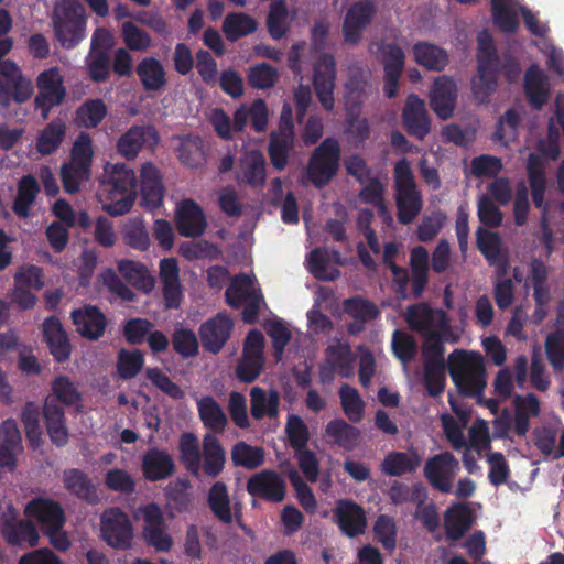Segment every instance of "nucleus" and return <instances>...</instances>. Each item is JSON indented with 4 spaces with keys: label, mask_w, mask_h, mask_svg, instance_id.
<instances>
[{
    "label": "nucleus",
    "mask_w": 564,
    "mask_h": 564,
    "mask_svg": "<svg viewBox=\"0 0 564 564\" xmlns=\"http://www.w3.org/2000/svg\"><path fill=\"white\" fill-rule=\"evenodd\" d=\"M248 492L271 501H281L284 498L285 485L279 474L263 470L250 477L247 484Z\"/></svg>",
    "instance_id": "nucleus-23"
},
{
    "label": "nucleus",
    "mask_w": 564,
    "mask_h": 564,
    "mask_svg": "<svg viewBox=\"0 0 564 564\" xmlns=\"http://www.w3.org/2000/svg\"><path fill=\"white\" fill-rule=\"evenodd\" d=\"M327 364L335 373L347 377L350 373L351 354L348 345L330 346L327 352Z\"/></svg>",
    "instance_id": "nucleus-63"
},
{
    "label": "nucleus",
    "mask_w": 564,
    "mask_h": 564,
    "mask_svg": "<svg viewBox=\"0 0 564 564\" xmlns=\"http://www.w3.org/2000/svg\"><path fill=\"white\" fill-rule=\"evenodd\" d=\"M495 24L506 33H513L518 30L519 21L517 13L506 3L505 0H490Z\"/></svg>",
    "instance_id": "nucleus-59"
},
{
    "label": "nucleus",
    "mask_w": 564,
    "mask_h": 564,
    "mask_svg": "<svg viewBox=\"0 0 564 564\" xmlns=\"http://www.w3.org/2000/svg\"><path fill=\"white\" fill-rule=\"evenodd\" d=\"M520 116L513 108L508 109L502 117H500L496 131L494 133V141L508 144L509 141L514 140L518 134L520 124Z\"/></svg>",
    "instance_id": "nucleus-57"
},
{
    "label": "nucleus",
    "mask_w": 564,
    "mask_h": 564,
    "mask_svg": "<svg viewBox=\"0 0 564 564\" xmlns=\"http://www.w3.org/2000/svg\"><path fill=\"white\" fill-rule=\"evenodd\" d=\"M37 192L39 185L32 176H24L20 181L13 207L19 216L26 217L29 215V208L33 204Z\"/></svg>",
    "instance_id": "nucleus-58"
},
{
    "label": "nucleus",
    "mask_w": 564,
    "mask_h": 564,
    "mask_svg": "<svg viewBox=\"0 0 564 564\" xmlns=\"http://www.w3.org/2000/svg\"><path fill=\"white\" fill-rule=\"evenodd\" d=\"M313 84L322 106L330 110L334 107L335 63L332 56L322 55L314 65Z\"/></svg>",
    "instance_id": "nucleus-19"
},
{
    "label": "nucleus",
    "mask_w": 564,
    "mask_h": 564,
    "mask_svg": "<svg viewBox=\"0 0 564 564\" xmlns=\"http://www.w3.org/2000/svg\"><path fill=\"white\" fill-rule=\"evenodd\" d=\"M527 171L532 202L536 208H541L546 191V176L545 166L539 155L534 153L529 155Z\"/></svg>",
    "instance_id": "nucleus-42"
},
{
    "label": "nucleus",
    "mask_w": 564,
    "mask_h": 564,
    "mask_svg": "<svg viewBox=\"0 0 564 564\" xmlns=\"http://www.w3.org/2000/svg\"><path fill=\"white\" fill-rule=\"evenodd\" d=\"M208 502L215 516L224 521L231 522L232 512L227 488L223 482H216L209 490Z\"/></svg>",
    "instance_id": "nucleus-53"
},
{
    "label": "nucleus",
    "mask_w": 564,
    "mask_h": 564,
    "mask_svg": "<svg viewBox=\"0 0 564 564\" xmlns=\"http://www.w3.org/2000/svg\"><path fill=\"white\" fill-rule=\"evenodd\" d=\"M159 135L152 127H132L118 141V151L127 159H133L143 147L154 148Z\"/></svg>",
    "instance_id": "nucleus-25"
},
{
    "label": "nucleus",
    "mask_w": 564,
    "mask_h": 564,
    "mask_svg": "<svg viewBox=\"0 0 564 564\" xmlns=\"http://www.w3.org/2000/svg\"><path fill=\"white\" fill-rule=\"evenodd\" d=\"M476 245L489 265L500 267L506 272L508 253L503 250L501 236L497 231L479 227L476 231Z\"/></svg>",
    "instance_id": "nucleus-24"
},
{
    "label": "nucleus",
    "mask_w": 564,
    "mask_h": 564,
    "mask_svg": "<svg viewBox=\"0 0 564 564\" xmlns=\"http://www.w3.org/2000/svg\"><path fill=\"white\" fill-rule=\"evenodd\" d=\"M238 177L251 186L263 184L265 180V161L259 150L246 151L241 159Z\"/></svg>",
    "instance_id": "nucleus-41"
},
{
    "label": "nucleus",
    "mask_w": 564,
    "mask_h": 564,
    "mask_svg": "<svg viewBox=\"0 0 564 564\" xmlns=\"http://www.w3.org/2000/svg\"><path fill=\"white\" fill-rule=\"evenodd\" d=\"M397 218L401 225H409L421 214L423 197L419 188L394 192Z\"/></svg>",
    "instance_id": "nucleus-35"
},
{
    "label": "nucleus",
    "mask_w": 564,
    "mask_h": 564,
    "mask_svg": "<svg viewBox=\"0 0 564 564\" xmlns=\"http://www.w3.org/2000/svg\"><path fill=\"white\" fill-rule=\"evenodd\" d=\"M42 333L51 354L57 361H64L69 358V339L61 322L56 317H48L44 321L42 325Z\"/></svg>",
    "instance_id": "nucleus-30"
},
{
    "label": "nucleus",
    "mask_w": 564,
    "mask_h": 564,
    "mask_svg": "<svg viewBox=\"0 0 564 564\" xmlns=\"http://www.w3.org/2000/svg\"><path fill=\"white\" fill-rule=\"evenodd\" d=\"M232 321L225 314H218L202 324L199 335L205 349L218 352L229 339Z\"/></svg>",
    "instance_id": "nucleus-21"
},
{
    "label": "nucleus",
    "mask_w": 564,
    "mask_h": 564,
    "mask_svg": "<svg viewBox=\"0 0 564 564\" xmlns=\"http://www.w3.org/2000/svg\"><path fill=\"white\" fill-rule=\"evenodd\" d=\"M65 487L83 499H90L94 496L95 489L88 478L77 469H69L64 473Z\"/></svg>",
    "instance_id": "nucleus-64"
},
{
    "label": "nucleus",
    "mask_w": 564,
    "mask_h": 564,
    "mask_svg": "<svg viewBox=\"0 0 564 564\" xmlns=\"http://www.w3.org/2000/svg\"><path fill=\"white\" fill-rule=\"evenodd\" d=\"M280 397L273 390H264L254 387L250 391L251 414L260 420L264 416H276L279 413Z\"/></svg>",
    "instance_id": "nucleus-43"
},
{
    "label": "nucleus",
    "mask_w": 564,
    "mask_h": 564,
    "mask_svg": "<svg viewBox=\"0 0 564 564\" xmlns=\"http://www.w3.org/2000/svg\"><path fill=\"white\" fill-rule=\"evenodd\" d=\"M524 94L530 106L540 110L550 96V85L544 73L536 65H531L524 74Z\"/></svg>",
    "instance_id": "nucleus-27"
},
{
    "label": "nucleus",
    "mask_w": 564,
    "mask_h": 564,
    "mask_svg": "<svg viewBox=\"0 0 564 564\" xmlns=\"http://www.w3.org/2000/svg\"><path fill=\"white\" fill-rule=\"evenodd\" d=\"M199 417L205 427L214 433H223L227 425V416L221 406L212 397L197 401Z\"/></svg>",
    "instance_id": "nucleus-44"
},
{
    "label": "nucleus",
    "mask_w": 564,
    "mask_h": 564,
    "mask_svg": "<svg viewBox=\"0 0 564 564\" xmlns=\"http://www.w3.org/2000/svg\"><path fill=\"white\" fill-rule=\"evenodd\" d=\"M39 94L35 97V106L42 112V118L47 119L50 110L59 105L65 95L63 76L57 67L42 72L36 79Z\"/></svg>",
    "instance_id": "nucleus-13"
},
{
    "label": "nucleus",
    "mask_w": 564,
    "mask_h": 564,
    "mask_svg": "<svg viewBox=\"0 0 564 564\" xmlns=\"http://www.w3.org/2000/svg\"><path fill=\"white\" fill-rule=\"evenodd\" d=\"M269 121V111L263 100H254L250 105H241L234 113V127L242 131L248 122L258 131H264Z\"/></svg>",
    "instance_id": "nucleus-31"
},
{
    "label": "nucleus",
    "mask_w": 564,
    "mask_h": 564,
    "mask_svg": "<svg viewBox=\"0 0 564 564\" xmlns=\"http://www.w3.org/2000/svg\"><path fill=\"white\" fill-rule=\"evenodd\" d=\"M100 538L112 549H131L134 530L128 514L116 507L106 509L100 516Z\"/></svg>",
    "instance_id": "nucleus-10"
},
{
    "label": "nucleus",
    "mask_w": 564,
    "mask_h": 564,
    "mask_svg": "<svg viewBox=\"0 0 564 564\" xmlns=\"http://www.w3.org/2000/svg\"><path fill=\"white\" fill-rule=\"evenodd\" d=\"M373 533L386 551L393 552L395 550L398 531L391 517L380 514L375 522Z\"/></svg>",
    "instance_id": "nucleus-60"
},
{
    "label": "nucleus",
    "mask_w": 564,
    "mask_h": 564,
    "mask_svg": "<svg viewBox=\"0 0 564 564\" xmlns=\"http://www.w3.org/2000/svg\"><path fill=\"white\" fill-rule=\"evenodd\" d=\"M355 180L361 185V189L359 192V198L361 202L375 206L384 200L383 193L386 185L378 175H372L371 171L367 169L364 159L356 154Z\"/></svg>",
    "instance_id": "nucleus-22"
},
{
    "label": "nucleus",
    "mask_w": 564,
    "mask_h": 564,
    "mask_svg": "<svg viewBox=\"0 0 564 564\" xmlns=\"http://www.w3.org/2000/svg\"><path fill=\"white\" fill-rule=\"evenodd\" d=\"M421 460L416 452H390L381 463V470L388 476L399 477L414 473L420 467Z\"/></svg>",
    "instance_id": "nucleus-38"
},
{
    "label": "nucleus",
    "mask_w": 564,
    "mask_h": 564,
    "mask_svg": "<svg viewBox=\"0 0 564 564\" xmlns=\"http://www.w3.org/2000/svg\"><path fill=\"white\" fill-rule=\"evenodd\" d=\"M267 25L270 35L275 39H282L289 30V12L285 2L280 0L271 4L267 19Z\"/></svg>",
    "instance_id": "nucleus-54"
},
{
    "label": "nucleus",
    "mask_w": 564,
    "mask_h": 564,
    "mask_svg": "<svg viewBox=\"0 0 564 564\" xmlns=\"http://www.w3.org/2000/svg\"><path fill=\"white\" fill-rule=\"evenodd\" d=\"M141 469L147 480L159 481L174 473L175 464L169 453L154 448L144 454Z\"/></svg>",
    "instance_id": "nucleus-29"
},
{
    "label": "nucleus",
    "mask_w": 564,
    "mask_h": 564,
    "mask_svg": "<svg viewBox=\"0 0 564 564\" xmlns=\"http://www.w3.org/2000/svg\"><path fill=\"white\" fill-rule=\"evenodd\" d=\"M228 305L243 307L242 317L253 323L258 314L265 307V302L254 274H239L226 291Z\"/></svg>",
    "instance_id": "nucleus-7"
},
{
    "label": "nucleus",
    "mask_w": 564,
    "mask_h": 564,
    "mask_svg": "<svg viewBox=\"0 0 564 564\" xmlns=\"http://www.w3.org/2000/svg\"><path fill=\"white\" fill-rule=\"evenodd\" d=\"M329 292L325 289H318L316 292L315 304L307 313V325L312 333H324L330 328V321L321 312Z\"/></svg>",
    "instance_id": "nucleus-61"
},
{
    "label": "nucleus",
    "mask_w": 564,
    "mask_h": 564,
    "mask_svg": "<svg viewBox=\"0 0 564 564\" xmlns=\"http://www.w3.org/2000/svg\"><path fill=\"white\" fill-rule=\"evenodd\" d=\"M93 148L90 138L82 133L74 142L70 161L62 167L65 191L75 193L90 176Z\"/></svg>",
    "instance_id": "nucleus-8"
},
{
    "label": "nucleus",
    "mask_w": 564,
    "mask_h": 564,
    "mask_svg": "<svg viewBox=\"0 0 564 564\" xmlns=\"http://www.w3.org/2000/svg\"><path fill=\"white\" fill-rule=\"evenodd\" d=\"M118 270L127 281L145 292L152 290L154 286L153 278L149 274L147 269L138 262L122 260L118 263Z\"/></svg>",
    "instance_id": "nucleus-49"
},
{
    "label": "nucleus",
    "mask_w": 564,
    "mask_h": 564,
    "mask_svg": "<svg viewBox=\"0 0 564 564\" xmlns=\"http://www.w3.org/2000/svg\"><path fill=\"white\" fill-rule=\"evenodd\" d=\"M174 149L180 161L191 167H197L204 162L202 141L193 137H177L174 139Z\"/></svg>",
    "instance_id": "nucleus-47"
},
{
    "label": "nucleus",
    "mask_w": 564,
    "mask_h": 564,
    "mask_svg": "<svg viewBox=\"0 0 564 564\" xmlns=\"http://www.w3.org/2000/svg\"><path fill=\"white\" fill-rule=\"evenodd\" d=\"M264 337L258 330L248 334L243 355L237 366V377L243 382H252L263 366Z\"/></svg>",
    "instance_id": "nucleus-17"
},
{
    "label": "nucleus",
    "mask_w": 564,
    "mask_h": 564,
    "mask_svg": "<svg viewBox=\"0 0 564 564\" xmlns=\"http://www.w3.org/2000/svg\"><path fill=\"white\" fill-rule=\"evenodd\" d=\"M473 524L471 510L465 503H457L445 513V534L452 541L460 540Z\"/></svg>",
    "instance_id": "nucleus-39"
},
{
    "label": "nucleus",
    "mask_w": 564,
    "mask_h": 564,
    "mask_svg": "<svg viewBox=\"0 0 564 564\" xmlns=\"http://www.w3.org/2000/svg\"><path fill=\"white\" fill-rule=\"evenodd\" d=\"M294 144V132L291 122V109L284 107L279 129L271 133L269 156L276 170H283L288 164L290 151Z\"/></svg>",
    "instance_id": "nucleus-16"
},
{
    "label": "nucleus",
    "mask_w": 564,
    "mask_h": 564,
    "mask_svg": "<svg viewBox=\"0 0 564 564\" xmlns=\"http://www.w3.org/2000/svg\"><path fill=\"white\" fill-rule=\"evenodd\" d=\"M389 498L397 506L411 502L416 507H422L427 499V490L421 482L409 487L405 484L395 481L389 489Z\"/></svg>",
    "instance_id": "nucleus-45"
},
{
    "label": "nucleus",
    "mask_w": 564,
    "mask_h": 564,
    "mask_svg": "<svg viewBox=\"0 0 564 564\" xmlns=\"http://www.w3.org/2000/svg\"><path fill=\"white\" fill-rule=\"evenodd\" d=\"M137 74L147 90L159 91L166 85V72L155 57H144L137 66Z\"/></svg>",
    "instance_id": "nucleus-40"
},
{
    "label": "nucleus",
    "mask_w": 564,
    "mask_h": 564,
    "mask_svg": "<svg viewBox=\"0 0 564 564\" xmlns=\"http://www.w3.org/2000/svg\"><path fill=\"white\" fill-rule=\"evenodd\" d=\"M33 94L32 82L25 78L11 61L0 63V105L7 106L11 98L18 102L28 100Z\"/></svg>",
    "instance_id": "nucleus-11"
},
{
    "label": "nucleus",
    "mask_w": 564,
    "mask_h": 564,
    "mask_svg": "<svg viewBox=\"0 0 564 564\" xmlns=\"http://www.w3.org/2000/svg\"><path fill=\"white\" fill-rule=\"evenodd\" d=\"M160 280L167 307H178L182 301L180 268L176 259L165 258L160 262Z\"/></svg>",
    "instance_id": "nucleus-28"
},
{
    "label": "nucleus",
    "mask_w": 564,
    "mask_h": 564,
    "mask_svg": "<svg viewBox=\"0 0 564 564\" xmlns=\"http://www.w3.org/2000/svg\"><path fill=\"white\" fill-rule=\"evenodd\" d=\"M437 316L443 318V311H436L425 303H419L408 307L405 321L412 330L426 335L430 332H435Z\"/></svg>",
    "instance_id": "nucleus-36"
},
{
    "label": "nucleus",
    "mask_w": 564,
    "mask_h": 564,
    "mask_svg": "<svg viewBox=\"0 0 564 564\" xmlns=\"http://www.w3.org/2000/svg\"><path fill=\"white\" fill-rule=\"evenodd\" d=\"M54 31L63 47L76 46L85 36L86 11L78 0H57L53 14Z\"/></svg>",
    "instance_id": "nucleus-6"
},
{
    "label": "nucleus",
    "mask_w": 564,
    "mask_h": 564,
    "mask_svg": "<svg viewBox=\"0 0 564 564\" xmlns=\"http://www.w3.org/2000/svg\"><path fill=\"white\" fill-rule=\"evenodd\" d=\"M72 318L76 330L89 340L98 339L105 332L106 317L95 306H85L75 310L72 313Z\"/></svg>",
    "instance_id": "nucleus-26"
},
{
    "label": "nucleus",
    "mask_w": 564,
    "mask_h": 564,
    "mask_svg": "<svg viewBox=\"0 0 564 564\" xmlns=\"http://www.w3.org/2000/svg\"><path fill=\"white\" fill-rule=\"evenodd\" d=\"M446 364H424V386L430 397H438L443 393L446 384Z\"/></svg>",
    "instance_id": "nucleus-55"
},
{
    "label": "nucleus",
    "mask_w": 564,
    "mask_h": 564,
    "mask_svg": "<svg viewBox=\"0 0 564 564\" xmlns=\"http://www.w3.org/2000/svg\"><path fill=\"white\" fill-rule=\"evenodd\" d=\"M140 177L142 205L150 210L158 208L162 204L164 193L158 169L151 163H145L142 165Z\"/></svg>",
    "instance_id": "nucleus-32"
},
{
    "label": "nucleus",
    "mask_w": 564,
    "mask_h": 564,
    "mask_svg": "<svg viewBox=\"0 0 564 564\" xmlns=\"http://www.w3.org/2000/svg\"><path fill=\"white\" fill-rule=\"evenodd\" d=\"M307 270L319 280L332 281L339 276L338 269L330 263L328 256L319 250H313L306 260Z\"/></svg>",
    "instance_id": "nucleus-50"
},
{
    "label": "nucleus",
    "mask_w": 564,
    "mask_h": 564,
    "mask_svg": "<svg viewBox=\"0 0 564 564\" xmlns=\"http://www.w3.org/2000/svg\"><path fill=\"white\" fill-rule=\"evenodd\" d=\"M459 470V463L451 452H443L429 458L424 476L430 485L443 494H449Z\"/></svg>",
    "instance_id": "nucleus-12"
},
{
    "label": "nucleus",
    "mask_w": 564,
    "mask_h": 564,
    "mask_svg": "<svg viewBox=\"0 0 564 564\" xmlns=\"http://www.w3.org/2000/svg\"><path fill=\"white\" fill-rule=\"evenodd\" d=\"M457 93V85L451 77L443 75L434 80L430 93V106L440 119L447 120L453 117Z\"/></svg>",
    "instance_id": "nucleus-18"
},
{
    "label": "nucleus",
    "mask_w": 564,
    "mask_h": 564,
    "mask_svg": "<svg viewBox=\"0 0 564 564\" xmlns=\"http://www.w3.org/2000/svg\"><path fill=\"white\" fill-rule=\"evenodd\" d=\"M256 21L245 13L228 14L223 23V31L230 41L246 36L256 31Z\"/></svg>",
    "instance_id": "nucleus-48"
},
{
    "label": "nucleus",
    "mask_w": 564,
    "mask_h": 564,
    "mask_svg": "<svg viewBox=\"0 0 564 564\" xmlns=\"http://www.w3.org/2000/svg\"><path fill=\"white\" fill-rule=\"evenodd\" d=\"M107 113L106 105L100 99L88 100L76 112V121L86 128L96 127Z\"/></svg>",
    "instance_id": "nucleus-56"
},
{
    "label": "nucleus",
    "mask_w": 564,
    "mask_h": 564,
    "mask_svg": "<svg viewBox=\"0 0 564 564\" xmlns=\"http://www.w3.org/2000/svg\"><path fill=\"white\" fill-rule=\"evenodd\" d=\"M175 221L178 232L184 237L200 236L207 225L202 208L191 199H185L177 204Z\"/></svg>",
    "instance_id": "nucleus-20"
},
{
    "label": "nucleus",
    "mask_w": 564,
    "mask_h": 564,
    "mask_svg": "<svg viewBox=\"0 0 564 564\" xmlns=\"http://www.w3.org/2000/svg\"><path fill=\"white\" fill-rule=\"evenodd\" d=\"M401 117L403 127L411 137L422 141L430 134L431 118L425 101L419 95L412 93L406 97Z\"/></svg>",
    "instance_id": "nucleus-15"
},
{
    "label": "nucleus",
    "mask_w": 564,
    "mask_h": 564,
    "mask_svg": "<svg viewBox=\"0 0 564 564\" xmlns=\"http://www.w3.org/2000/svg\"><path fill=\"white\" fill-rule=\"evenodd\" d=\"M448 372L459 394L481 397L487 386L486 368L479 354L454 350L448 357Z\"/></svg>",
    "instance_id": "nucleus-3"
},
{
    "label": "nucleus",
    "mask_w": 564,
    "mask_h": 564,
    "mask_svg": "<svg viewBox=\"0 0 564 564\" xmlns=\"http://www.w3.org/2000/svg\"><path fill=\"white\" fill-rule=\"evenodd\" d=\"M429 251L423 246L412 248L410 252L411 285L414 299L422 296L429 281Z\"/></svg>",
    "instance_id": "nucleus-33"
},
{
    "label": "nucleus",
    "mask_w": 564,
    "mask_h": 564,
    "mask_svg": "<svg viewBox=\"0 0 564 564\" xmlns=\"http://www.w3.org/2000/svg\"><path fill=\"white\" fill-rule=\"evenodd\" d=\"M340 148L336 140H324L312 153L306 176L316 187H323L339 169Z\"/></svg>",
    "instance_id": "nucleus-9"
},
{
    "label": "nucleus",
    "mask_w": 564,
    "mask_h": 564,
    "mask_svg": "<svg viewBox=\"0 0 564 564\" xmlns=\"http://www.w3.org/2000/svg\"><path fill=\"white\" fill-rule=\"evenodd\" d=\"M500 57L492 39L482 33L478 36L477 77L471 80V90L479 102H486L498 86Z\"/></svg>",
    "instance_id": "nucleus-5"
},
{
    "label": "nucleus",
    "mask_w": 564,
    "mask_h": 564,
    "mask_svg": "<svg viewBox=\"0 0 564 564\" xmlns=\"http://www.w3.org/2000/svg\"><path fill=\"white\" fill-rule=\"evenodd\" d=\"M391 347L394 356L403 364H410L417 354L415 338L403 330L395 329L392 335Z\"/></svg>",
    "instance_id": "nucleus-52"
},
{
    "label": "nucleus",
    "mask_w": 564,
    "mask_h": 564,
    "mask_svg": "<svg viewBox=\"0 0 564 564\" xmlns=\"http://www.w3.org/2000/svg\"><path fill=\"white\" fill-rule=\"evenodd\" d=\"M51 398L54 402L58 400L66 406L79 409L82 406V394L75 382L66 376L57 377L51 384Z\"/></svg>",
    "instance_id": "nucleus-46"
},
{
    "label": "nucleus",
    "mask_w": 564,
    "mask_h": 564,
    "mask_svg": "<svg viewBox=\"0 0 564 564\" xmlns=\"http://www.w3.org/2000/svg\"><path fill=\"white\" fill-rule=\"evenodd\" d=\"M231 459L237 466L252 469L263 464L264 453L260 447L239 442L231 449Z\"/></svg>",
    "instance_id": "nucleus-51"
},
{
    "label": "nucleus",
    "mask_w": 564,
    "mask_h": 564,
    "mask_svg": "<svg viewBox=\"0 0 564 564\" xmlns=\"http://www.w3.org/2000/svg\"><path fill=\"white\" fill-rule=\"evenodd\" d=\"M412 51L415 62L429 70L442 72L449 61L444 48L429 42L415 43Z\"/></svg>",
    "instance_id": "nucleus-37"
},
{
    "label": "nucleus",
    "mask_w": 564,
    "mask_h": 564,
    "mask_svg": "<svg viewBox=\"0 0 564 564\" xmlns=\"http://www.w3.org/2000/svg\"><path fill=\"white\" fill-rule=\"evenodd\" d=\"M135 176L121 163H107L99 178L97 198L102 208L119 216L130 210L134 202Z\"/></svg>",
    "instance_id": "nucleus-1"
},
{
    "label": "nucleus",
    "mask_w": 564,
    "mask_h": 564,
    "mask_svg": "<svg viewBox=\"0 0 564 564\" xmlns=\"http://www.w3.org/2000/svg\"><path fill=\"white\" fill-rule=\"evenodd\" d=\"M22 422L31 446L39 447L42 442V427L39 419V408L35 403L25 404L22 411Z\"/></svg>",
    "instance_id": "nucleus-62"
},
{
    "label": "nucleus",
    "mask_w": 564,
    "mask_h": 564,
    "mask_svg": "<svg viewBox=\"0 0 564 564\" xmlns=\"http://www.w3.org/2000/svg\"><path fill=\"white\" fill-rule=\"evenodd\" d=\"M25 514L39 524L54 549L61 552L69 549L70 540L64 530V510L57 502L50 499H34L26 505Z\"/></svg>",
    "instance_id": "nucleus-4"
},
{
    "label": "nucleus",
    "mask_w": 564,
    "mask_h": 564,
    "mask_svg": "<svg viewBox=\"0 0 564 564\" xmlns=\"http://www.w3.org/2000/svg\"><path fill=\"white\" fill-rule=\"evenodd\" d=\"M43 415L52 442L57 446L65 445L68 441V430L65 424L64 410L62 406L54 403L51 398H46L43 406Z\"/></svg>",
    "instance_id": "nucleus-34"
},
{
    "label": "nucleus",
    "mask_w": 564,
    "mask_h": 564,
    "mask_svg": "<svg viewBox=\"0 0 564 564\" xmlns=\"http://www.w3.org/2000/svg\"><path fill=\"white\" fill-rule=\"evenodd\" d=\"M181 459L186 469L195 476L202 470L216 477L224 469L225 451L217 437L207 433L203 440V454L199 449V441L194 434H183L180 441Z\"/></svg>",
    "instance_id": "nucleus-2"
},
{
    "label": "nucleus",
    "mask_w": 564,
    "mask_h": 564,
    "mask_svg": "<svg viewBox=\"0 0 564 564\" xmlns=\"http://www.w3.org/2000/svg\"><path fill=\"white\" fill-rule=\"evenodd\" d=\"M0 533L11 545L36 546L40 541L37 529L30 520H19L18 512L9 506L1 514Z\"/></svg>",
    "instance_id": "nucleus-14"
}]
</instances>
